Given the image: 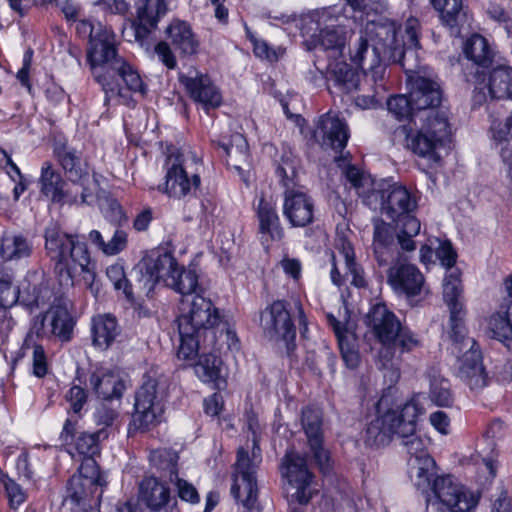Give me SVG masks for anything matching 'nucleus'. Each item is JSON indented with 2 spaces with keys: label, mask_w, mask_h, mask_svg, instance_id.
Returning a JSON list of instances; mask_svg holds the SVG:
<instances>
[{
  "label": "nucleus",
  "mask_w": 512,
  "mask_h": 512,
  "mask_svg": "<svg viewBox=\"0 0 512 512\" xmlns=\"http://www.w3.org/2000/svg\"><path fill=\"white\" fill-rule=\"evenodd\" d=\"M172 264L171 253L169 252L159 254L155 259L143 260L133 270L136 276L135 288L139 293L149 297L156 284L161 280L164 282L165 275H167Z\"/></svg>",
  "instance_id": "19"
},
{
  "label": "nucleus",
  "mask_w": 512,
  "mask_h": 512,
  "mask_svg": "<svg viewBox=\"0 0 512 512\" xmlns=\"http://www.w3.org/2000/svg\"><path fill=\"white\" fill-rule=\"evenodd\" d=\"M139 498L151 510H159L168 503L170 491L155 477H146L140 483Z\"/></svg>",
  "instance_id": "39"
},
{
  "label": "nucleus",
  "mask_w": 512,
  "mask_h": 512,
  "mask_svg": "<svg viewBox=\"0 0 512 512\" xmlns=\"http://www.w3.org/2000/svg\"><path fill=\"white\" fill-rule=\"evenodd\" d=\"M451 353L457 358L455 374L471 391L480 392L489 383L482 354L476 340L466 330L451 333Z\"/></svg>",
  "instance_id": "8"
},
{
  "label": "nucleus",
  "mask_w": 512,
  "mask_h": 512,
  "mask_svg": "<svg viewBox=\"0 0 512 512\" xmlns=\"http://www.w3.org/2000/svg\"><path fill=\"white\" fill-rule=\"evenodd\" d=\"M44 237L46 253L55 262L61 286L72 287L77 276H81L86 285L93 283L94 264L86 243L78 235L68 234L57 224H50L45 229Z\"/></svg>",
  "instance_id": "3"
},
{
  "label": "nucleus",
  "mask_w": 512,
  "mask_h": 512,
  "mask_svg": "<svg viewBox=\"0 0 512 512\" xmlns=\"http://www.w3.org/2000/svg\"><path fill=\"white\" fill-rule=\"evenodd\" d=\"M489 329L493 337L500 341L512 339V303L505 312H498L491 316Z\"/></svg>",
  "instance_id": "52"
},
{
  "label": "nucleus",
  "mask_w": 512,
  "mask_h": 512,
  "mask_svg": "<svg viewBox=\"0 0 512 512\" xmlns=\"http://www.w3.org/2000/svg\"><path fill=\"white\" fill-rule=\"evenodd\" d=\"M180 310L181 314L177 318V322L184 333L197 332V335H203L205 348L212 345L215 340L213 327L218 323L219 315L211 300L195 294L191 300L182 299Z\"/></svg>",
  "instance_id": "10"
},
{
  "label": "nucleus",
  "mask_w": 512,
  "mask_h": 512,
  "mask_svg": "<svg viewBox=\"0 0 512 512\" xmlns=\"http://www.w3.org/2000/svg\"><path fill=\"white\" fill-rule=\"evenodd\" d=\"M313 137L322 147L341 151L347 145L349 131L344 120L329 112L319 118Z\"/></svg>",
  "instance_id": "22"
},
{
  "label": "nucleus",
  "mask_w": 512,
  "mask_h": 512,
  "mask_svg": "<svg viewBox=\"0 0 512 512\" xmlns=\"http://www.w3.org/2000/svg\"><path fill=\"white\" fill-rule=\"evenodd\" d=\"M385 57L378 45L369 44L368 40L360 36L353 48L350 50V59L353 64L358 66L364 74H371L372 80L383 79L385 67L382 59Z\"/></svg>",
  "instance_id": "25"
},
{
  "label": "nucleus",
  "mask_w": 512,
  "mask_h": 512,
  "mask_svg": "<svg viewBox=\"0 0 512 512\" xmlns=\"http://www.w3.org/2000/svg\"><path fill=\"white\" fill-rule=\"evenodd\" d=\"M89 382L95 393L104 400L119 399L125 390L124 382L112 372L93 373Z\"/></svg>",
  "instance_id": "40"
},
{
  "label": "nucleus",
  "mask_w": 512,
  "mask_h": 512,
  "mask_svg": "<svg viewBox=\"0 0 512 512\" xmlns=\"http://www.w3.org/2000/svg\"><path fill=\"white\" fill-rule=\"evenodd\" d=\"M76 31L79 36L89 38L87 60L95 80L105 92L106 103L121 95L120 81L132 92L146 93L138 71L118 54L111 28L100 22L94 25L89 20H81L76 24Z\"/></svg>",
  "instance_id": "1"
},
{
  "label": "nucleus",
  "mask_w": 512,
  "mask_h": 512,
  "mask_svg": "<svg viewBox=\"0 0 512 512\" xmlns=\"http://www.w3.org/2000/svg\"><path fill=\"white\" fill-rule=\"evenodd\" d=\"M101 437H107L106 432L103 430L94 433L80 432L75 439V448L79 454L85 457H93L99 452Z\"/></svg>",
  "instance_id": "55"
},
{
  "label": "nucleus",
  "mask_w": 512,
  "mask_h": 512,
  "mask_svg": "<svg viewBox=\"0 0 512 512\" xmlns=\"http://www.w3.org/2000/svg\"><path fill=\"white\" fill-rule=\"evenodd\" d=\"M466 57L479 67H487L492 63L493 52L487 40L481 35H473L464 46Z\"/></svg>",
  "instance_id": "45"
},
{
  "label": "nucleus",
  "mask_w": 512,
  "mask_h": 512,
  "mask_svg": "<svg viewBox=\"0 0 512 512\" xmlns=\"http://www.w3.org/2000/svg\"><path fill=\"white\" fill-rule=\"evenodd\" d=\"M183 154L175 147L168 148L165 161V181L158 186V190L171 198L182 199L195 191L201 183L198 174L188 176L183 166Z\"/></svg>",
  "instance_id": "13"
},
{
  "label": "nucleus",
  "mask_w": 512,
  "mask_h": 512,
  "mask_svg": "<svg viewBox=\"0 0 512 512\" xmlns=\"http://www.w3.org/2000/svg\"><path fill=\"white\" fill-rule=\"evenodd\" d=\"M401 445L410 455L409 460H420V458L430 457L427 452V440L416 432L405 433L401 437Z\"/></svg>",
  "instance_id": "54"
},
{
  "label": "nucleus",
  "mask_w": 512,
  "mask_h": 512,
  "mask_svg": "<svg viewBox=\"0 0 512 512\" xmlns=\"http://www.w3.org/2000/svg\"><path fill=\"white\" fill-rule=\"evenodd\" d=\"M260 325L264 336L275 344L282 345L287 354L294 350L296 328L285 301L276 300L268 305L261 312Z\"/></svg>",
  "instance_id": "11"
},
{
  "label": "nucleus",
  "mask_w": 512,
  "mask_h": 512,
  "mask_svg": "<svg viewBox=\"0 0 512 512\" xmlns=\"http://www.w3.org/2000/svg\"><path fill=\"white\" fill-rule=\"evenodd\" d=\"M106 275L114 288L118 291H122L127 301L131 304H135L133 288L126 277L123 266L120 264L110 265L106 270Z\"/></svg>",
  "instance_id": "53"
},
{
  "label": "nucleus",
  "mask_w": 512,
  "mask_h": 512,
  "mask_svg": "<svg viewBox=\"0 0 512 512\" xmlns=\"http://www.w3.org/2000/svg\"><path fill=\"white\" fill-rule=\"evenodd\" d=\"M421 120H423L421 128H423L424 131L438 138V141H442L443 143L449 141L451 128L445 110L429 109L425 111V113H422Z\"/></svg>",
  "instance_id": "41"
},
{
  "label": "nucleus",
  "mask_w": 512,
  "mask_h": 512,
  "mask_svg": "<svg viewBox=\"0 0 512 512\" xmlns=\"http://www.w3.org/2000/svg\"><path fill=\"white\" fill-rule=\"evenodd\" d=\"M73 476H80L83 479L93 480L94 484L100 487H105L107 484L93 457H84L78 469V473Z\"/></svg>",
  "instance_id": "57"
},
{
  "label": "nucleus",
  "mask_w": 512,
  "mask_h": 512,
  "mask_svg": "<svg viewBox=\"0 0 512 512\" xmlns=\"http://www.w3.org/2000/svg\"><path fill=\"white\" fill-rule=\"evenodd\" d=\"M54 153L68 180L80 192L81 202L89 203L90 194L84 187L89 178V172L86 163L82 161L81 152L72 147L60 146L54 150Z\"/></svg>",
  "instance_id": "21"
},
{
  "label": "nucleus",
  "mask_w": 512,
  "mask_h": 512,
  "mask_svg": "<svg viewBox=\"0 0 512 512\" xmlns=\"http://www.w3.org/2000/svg\"><path fill=\"white\" fill-rule=\"evenodd\" d=\"M346 4L353 10L355 14H359V16L355 15V18H359L363 20V16L367 18L377 13L381 7L380 0H345Z\"/></svg>",
  "instance_id": "60"
},
{
  "label": "nucleus",
  "mask_w": 512,
  "mask_h": 512,
  "mask_svg": "<svg viewBox=\"0 0 512 512\" xmlns=\"http://www.w3.org/2000/svg\"><path fill=\"white\" fill-rule=\"evenodd\" d=\"M194 370L197 377L204 383H214L217 388H221L226 383L223 362L212 352H203L194 365Z\"/></svg>",
  "instance_id": "36"
},
{
  "label": "nucleus",
  "mask_w": 512,
  "mask_h": 512,
  "mask_svg": "<svg viewBox=\"0 0 512 512\" xmlns=\"http://www.w3.org/2000/svg\"><path fill=\"white\" fill-rule=\"evenodd\" d=\"M166 0H139L136 5V18L132 21L135 39L142 41L158 26L168 12Z\"/></svg>",
  "instance_id": "24"
},
{
  "label": "nucleus",
  "mask_w": 512,
  "mask_h": 512,
  "mask_svg": "<svg viewBox=\"0 0 512 512\" xmlns=\"http://www.w3.org/2000/svg\"><path fill=\"white\" fill-rule=\"evenodd\" d=\"M366 324L382 344L378 355L383 368L393 365L397 349L400 353L410 352L421 344L418 336L403 326L384 304H376L370 309Z\"/></svg>",
  "instance_id": "5"
},
{
  "label": "nucleus",
  "mask_w": 512,
  "mask_h": 512,
  "mask_svg": "<svg viewBox=\"0 0 512 512\" xmlns=\"http://www.w3.org/2000/svg\"><path fill=\"white\" fill-rule=\"evenodd\" d=\"M387 420L391 421L388 418L382 419L381 415H378L368 423L363 436L367 446L380 447L390 442L392 436L389 433L390 430L384 424Z\"/></svg>",
  "instance_id": "47"
},
{
  "label": "nucleus",
  "mask_w": 512,
  "mask_h": 512,
  "mask_svg": "<svg viewBox=\"0 0 512 512\" xmlns=\"http://www.w3.org/2000/svg\"><path fill=\"white\" fill-rule=\"evenodd\" d=\"M4 485L10 506L12 508H17L26 499V494L24 490L18 483H16L12 479H8L7 481H5Z\"/></svg>",
  "instance_id": "63"
},
{
  "label": "nucleus",
  "mask_w": 512,
  "mask_h": 512,
  "mask_svg": "<svg viewBox=\"0 0 512 512\" xmlns=\"http://www.w3.org/2000/svg\"><path fill=\"white\" fill-rule=\"evenodd\" d=\"M420 24L416 18H408L405 23L403 44L397 39V28L394 22L387 19L369 20L367 18L366 32L373 45H378L384 56L394 62H399L406 71H414L417 64L410 63L420 47L418 30Z\"/></svg>",
  "instance_id": "6"
},
{
  "label": "nucleus",
  "mask_w": 512,
  "mask_h": 512,
  "mask_svg": "<svg viewBox=\"0 0 512 512\" xmlns=\"http://www.w3.org/2000/svg\"><path fill=\"white\" fill-rule=\"evenodd\" d=\"M257 218L259 221V230L263 235H268L272 240H280L284 231L280 223L276 206L271 200L260 197L257 209Z\"/></svg>",
  "instance_id": "35"
},
{
  "label": "nucleus",
  "mask_w": 512,
  "mask_h": 512,
  "mask_svg": "<svg viewBox=\"0 0 512 512\" xmlns=\"http://www.w3.org/2000/svg\"><path fill=\"white\" fill-rule=\"evenodd\" d=\"M12 284V275L8 272H0V304H15L18 301L20 291Z\"/></svg>",
  "instance_id": "58"
},
{
  "label": "nucleus",
  "mask_w": 512,
  "mask_h": 512,
  "mask_svg": "<svg viewBox=\"0 0 512 512\" xmlns=\"http://www.w3.org/2000/svg\"><path fill=\"white\" fill-rule=\"evenodd\" d=\"M178 490L179 497L187 502L196 503L199 501V495L196 488L188 483L186 480H183L178 477V472L176 473V477L173 476V481Z\"/></svg>",
  "instance_id": "62"
},
{
  "label": "nucleus",
  "mask_w": 512,
  "mask_h": 512,
  "mask_svg": "<svg viewBox=\"0 0 512 512\" xmlns=\"http://www.w3.org/2000/svg\"><path fill=\"white\" fill-rule=\"evenodd\" d=\"M491 117L493 118L491 124L493 138L499 146L500 156L504 164L507 165L508 176L512 180V135H510L512 115L509 113L503 115L498 112L497 116L491 113Z\"/></svg>",
  "instance_id": "29"
},
{
  "label": "nucleus",
  "mask_w": 512,
  "mask_h": 512,
  "mask_svg": "<svg viewBox=\"0 0 512 512\" xmlns=\"http://www.w3.org/2000/svg\"><path fill=\"white\" fill-rule=\"evenodd\" d=\"M179 335H180V347L178 350V357L184 360L193 359L198 355V351L201 347L205 349L203 346V341L201 342V338L203 335H197V332L188 331L184 333V330L178 326ZM214 343L210 346H207L206 349L213 350Z\"/></svg>",
  "instance_id": "49"
},
{
  "label": "nucleus",
  "mask_w": 512,
  "mask_h": 512,
  "mask_svg": "<svg viewBox=\"0 0 512 512\" xmlns=\"http://www.w3.org/2000/svg\"><path fill=\"white\" fill-rule=\"evenodd\" d=\"M331 66L335 85L345 93L355 91L360 83L359 74L346 62H337Z\"/></svg>",
  "instance_id": "46"
},
{
  "label": "nucleus",
  "mask_w": 512,
  "mask_h": 512,
  "mask_svg": "<svg viewBox=\"0 0 512 512\" xmlns=\"http://www.w3.org/2000/svg\"><path fill=\"white\" fill-rule=\"evenodd\" d=\"M430 378V398L438 406H450L453 397L450 389V383L447 379L441 377L433 371Z\"/></svg>",
  "instance_id": "51"
},
{
  "label": "nucleus",
  "mask_w": 512,
  "mask_h": 512,
  "mask_svg": "<svg viewBox=\"0 0 512 512\" xmlns=\"http://www.w3.org/2000/svg\"><path fill=\"white\" fill-rule=\"evenodd\" d=\"M149 460L152 465L163 471L164 476L173 481V476L176 477L177 470V454L166 448L156 449L150 452Z\"/></svg>",
  "instance_id": "48"
},
{
  "label": "nucleus",
  "mask_w": 512,
  "mask_h": 512,
  "mask_svg": "<svg viewBox=\"0 0 512 512\" xmlns=\"http://www.w3.org/2000/svg\"><path fill=\"white\" fill-rule=\"evenodd\" d=\"M91 333L93 345L107 349L120 334L116 318L111 314H98L92 318Z\"/></svg>",
  "instance_id": "33"
},
{
  "label": "nucleus",
  "mask_w": 512,
  "mask_h": 512,
  "mask_svg": "<svg viewBox=\"0 0 512 512\" xmlns=\"http://www.w3.org/2000/svg\"><path fill=\"white\" fill-rule=\"evenodd\" d=\"M343 255L347 268L346 275H350L352 277L351 284L356 287H364L366 285V281L363 275V269L355 262L352 248L350 246L344 247Z\"/></svg>",
  "instance_id": "59"
},
{
  "label": "nucleus",
  "mask_w": 512,
  "mask_h": 512,
  "mask_svg": "<svg viewBox=\"0 0 512 512\" xmlns=\"http://www.w3.org/2000/svg\"><path fill=\"white\" fill-rule=\"evenodd\" d=\"M416 207V199L406 187L391 184L382 213L398 222V241L401 249L407 252L416 249L413 238L419 234L421 228L420 221L412 215Z\"/></svg>",
  "instance_id": "9"
},
{
  "label": "nucleus",
  "mask_w": 512,
  "mask_h": 512,
  "mask_svg": "<svg viewBox=\"0 0 512 512\" xmlns=\"http://www.w3.org/2000/svg\"><path fill=\"white\" fill-rule=\"evenodd\" d=\"M231 494L240 501L248 510L256 509L258 488L256 482L255 464H251L244 453L241 451L235 463V472L233 474V485Z\"/></svg>",
  "instance_id": "16"
},
{
  "label": "nucleus",
  "mask_w": 512,
  "mask_h": 512,
  "mask_svg": "<svg viewBox=\"0 0 512 512\" xmlns=\"http://www.w3.org/2000/svg\"><path fill=\"white\" fill-rule=\"evenodd\" d=\"M398 222L396 225L387 223L382 219H373V250L379 265H387L392 262L396 255H399L397 247Z\"/></svg>",
  "instance_id": "23"
},
{
  "label": "nucleus",
  "mask_w": 512,
  "mask_h": 512,
  "mask_svg": "<svg viewBox=\"0 0 512 512\" xmlns=\"http://www.w3.org/2000/svg\"><path fill=\"white\" fill-rule=\"evenodd\" d=\"M32 251V242L20 233L4 232L0 238V258L4 261L28 258Z\"/></svg>",
  "instance_id": "34"
},
{
  "label": "nucleus",
  "mask_w": 512,
  "mask_h": 512,
  "mask_svg": "<svg viewBox=\"0 0 512 512\" xmlns=\"http://www.w3.org/2000/svg\"><path fill=\"white\" fill-rule=\"evenodd\" d=\"M302 426L309 445H317L322 438V416L318 409L304 408L302 411Z\"/></svg>",
  "instance_id": "50"
},
{
  "label": "nucleus",
  "mask_w": 512,
  "mask_h": 512,
  "mask_svg": "<svg viewBox=\"0 0 512 512\" xmlns=\"http://www.w3.org/2000/svg\"><path fill=\"white\" fill-rule=\"evenodd\" d=\"M441 95L439 84L431 79L417 77L412 83L410 96L418 112L436 109L441 102Z\"/></svg>",
  "instance_id": "28"
},
{
  "label": "nucleus",
  "mask_w": 512,
  "mask_h": 512,
  "mask_svg": "<svg viewBox=\"0 0 512 512\" xmlns=\"http://www.w3.org/2000/svg\"><path fill=\"white\" fill-rule=\"evenodd\" d=\"M169 377L151 369L135 395L131 425L137 430H147L160 421L163 413L162 401L168 394Z\"/></svg>",
  "instance_id": "7"
},
{
  "label": "nucleus",
  "mask_w": 512,
  "mask_h": 512,
  "mask_svg": "<svg viewBox=\"0 0 512 512\" xmlns=\"http://www.w3.org/2000/svg\"><path fill=\"white\" fill-rule=\"evenodd\" d=\"M387 108L388 111L393 114L398 120H404L414 115V112L417 111L414 104L412 103V98H409L405 95H397L390 97L387 100Z\"/></svg>",
  "instance_id": "56"
},
{
  "label": "nucleus",
  "mask_w": 512,
  "mask_h": 512,
  "mask_svg": "<svg viewBox=\"0 0 512 512\" xmlns=\"http://www.w3.org/2000/svg\"><path fill=\"white\" fill-rule=\"evenodd\" d=\"M173 264L165 275L164 283L166 286L172 288L184 297H189L191 294H197L199 288L198 275L193 269H185L179 266L175 257L171 254Z\"/></svg>",
  "instance_id": "31"
},
{
  "label": "nucleus",
  "mask_w": 512,
  "mask_h": 512,
  "mask_svg": "<svg viewBox=\"0 0 512 512\" xmlns=\"http://www.w3.org/2000/svg\"><path fill=\"white\" fill-rule=\"evenodd\" d=\"M410 478L423 493L432 492L439 503V512H471L479 502V495L451 475H437L434 459L408 460Z\"/></svg>",
  "instance_id": "2"
},
{
  "label": "nucleus",
  "mask_w": 512,
  "mask_h": 512,
  "mask_svg": "<svg viewBox=\"0 0 512 512\" xmlns=\"http://www.w3.org/2000/svg\"><path fill=\"white\" fill-rule=\"evenodd\" d=\"M347 17L337 7L316 9L301 18V35L308 50L320 47L331 57L343 54L347 40Z\"/></svg>",
  "instance_id": "4"
},
{
  "label": "nucleus",
  "mask_w": 512,
  "mask_h": 512,
  "mask_svg": "<svg viewBox=\"0 0 512 512\" xmlns=\"http://www.w3.org/2000/svg\"><path fill=\"white\" fill-rule=\"evenodd\" d=\"M155 54L160 62L168 69H175L177 66L176 57L167 42L161 41L155 46Z\"/></svg>",
  "instance_id": "64"
},
{
  "label": "nucleus",
  "mask_w": 512,
  "mask_h": 512,
  "mask_svg": "<svg viewBox=\"0 0 512 512\" xmlns=\"http://www.w3.org/2000/svg\"><path fill=\"white\" fill-rule=\"evenodd\" d=\"M460 271L458 269L449 270L443 281V297L450 310L451 333L456 330H466L462 317Z\"/></svg>",
  "instance_id": "27"
},
{
  "label": "nucleus",
  "mask_w": 512,
  "mask_h": 512,
  "mask_svg": "<svg viewBox=\"0 0 512 512\" xmlns=\"http://www.w3.org/2000/svg\"><path fill=\"white\" fill-rule=\"evenodd\" d=\"M431 3L439 12L440 20L449 29L450 34L459 36L462 27L467 23L463 0H431Z\"/></svg>",
  "instance_id": "30"
},
{
  "label": "nucleus",
  "mask_w": 512,
  "mask_h": 512,
  "mask_svg": "<svg viewBox=\"0 0 512 512\" xmlns=\"http://www.w3.org/2000/svg\"><path fill=\"white\" fill-rule=\"evenodd\" d=\"M422 395L418 394L407 401L403 406L395 409H389L380 414L382 419H390L385 421L386 427L390 430L391 436L398 438L405 433H412L415 430L417 418L423 414L424 406L421 401Z\"/></svg>",
  "instance_id": "20"
},
{
  "label": "nucleus",
  "mask_w": 512,
  "mask_h": 512,
  "mask_svg": "<svg viewBox=\"0 0 512 512\" xmlns=\"http://www.w3.org/2000/svg\"><path fill=\"white\" fill-rule=\"evenodd\" d=\"M229 158V164L235 169H242V165L249 163L248 143L242 134L236 133L231 136L228 144L223 142L217 143Z\"/></svg>",
  "instance_id": "44"
},
{
  "label": "nucleus",
  "mask_w": 512,
  "mask_h": 512,
  "mask_svg": "<svg viewBox=\"0 0 512 512\" xmlns=\"http://www.w3.org/2000/svg\"><path fill=\"white\" fill-rule=\"evenodd\" d=\"M179 81L185 87L190 98L202 105L205 111L215 109L222 103V94L207 74L190 69L187 74L180 73Z\"/></svg>",
  "instance_id": "17"
},
{
  "label": "nucleus",
  "mask_w": 512,
  "mask_h": 512,
  "mask_svg": "<svg viewBox=\"0 0 512 512\" xmlns=\"http://www.w3.org/2000/svg\"><path fill=\"white\" fill-rule=\"evenodd\" d=\"M492 98L512 100V68L499 65L492 69L487 83Z\"/></svg>",
  "instance_id": "42"
},
{
  "label": "nucleus",
  "mask_w": 512,
  "mask_h": 512,
  "mask_svg": "<svg viewBox=\"0 0 512 512\" xmlns=\"http://www.w3.org/2000/svg\"><path fill=\"white\" fill-rule=\"evenodd\" d=\"M387 281L396 293L407 297L419 295L424 285V277L419 269L407 263L392 265L388 269Z\"/></svg>",
  "instance_id": "26"
},
{
  "label": "nucleus",
  "mask_w": 512,
  "mask_h": 512,
  "mask_svg": "<svg viewBox=\"0 0 512 512\" xmlns=\"http://www.w3.org/2000/svg\"><path fill=\"white\" fill-rule=\"evenodd\" d=\"M444 144L442 141H438V138L424 131L423 128L407 136L408 148L418 156L427 158L434 163L440 161L438 149Z\"/></svg>",
  "instance_id": "38"
},
{
  "label": "nucleus",
  "mask_w": 512,
  "mask_h": 512,
  "mask_svg": "<svg viewBox=\"0 0 512 512\" xmlns=\"http://www.w3.org/2000/svg\"><path fill=\"white\" fill-rule=\"evenodd\" d=\"M346 180L356 190L364 205L372 210L383 211L386 196L389 193L391 182L386 179H375L353 165L344 170Z\"/></svg>",
  "instance_id": "14"
},
{
  "label": "nucleus",
  "mask_w": 512,
  "mask_h": 512,
  "mask_svg": "<svg viewBox=\"0 0 512 512\" xmlns=\"http://www.w3.org/2000/svg\"><path fill=\"white\" fill-rule=\"evenodd\" d=\"M49 332L62 342L70 341L73 333V320L69 312L62 307L50 309L47 312Z\"/></svg>",
  "instance_id": "43"
},
{
  "label": "nucleus",
  "mask_w": 512,
  "mask_h": 512,
  "mask_svg": "<svg viewBox=\"0 0 512 512\" xmlns=\"http://www.w3.org/2000/svg\"><path fill=\"white\" fill-rule=\"evenodd\" d=\"M166 34L175 49L183 56H192L198 52L199 41L185 21L173 20L167 26Z\"/></svg>",
  "instance_id": "32"
},
{
  "label": "nucleus",
  "mask_w": 512,
  "mask_h": 512,
  "mask_svg": "<svg viewBox=\"0 0 512 512\" xmlns=\"http://www.w3.org/2000/svg\"><path fill=\"white\" fill-rule=\"evenodd\" d=\"M39 185L41 193L53 203L72 205L78 201L80 192L77 187L72 186L70 181H65L50 162L42 164Z\"/></svg>",
  "instance_id": "18"
},
{
  "label": "nucleus",
  "mask_w": 512,
  "mask_h": 512,
  "mask_svg": "<svg viewBox=\"0 0 512 512\" xmlns=\"http://www.w3.org/2000/svg\"><path fill=\"white\" fill-rule=\"evenodd\" d=\"M13 306L14 304H0V335L3 337L8 336L16 325Z\"/></svg>",
  "instance_id": "61"
},
{
  "label": "nucleus",
  "mask_w": 512,
  "mask_h": 512,
  "mask_svg": "<svg viewBox=\"0 0 512 512\" xmlns=\"http://www.w3.org/2000/svg\"><path fill=\"white\" fill-rule=\"evenodd\" d=\"M283 192L282 213L291 227L304 228L314 222L315 202L303 188L288 186Z\"/></svg>",
  "instance_id": "15"
},
{
  "label": "nucleus",
  "mask_w": 512,
  "mask_h": 512,
  "mask_svg": "<svg viewBox=\"0 0 512 512\" xmlns=\"http://www.w3.org/2000/svg\"><path fill=\"white\" fill-rule=\"evenodd\" d=\"M281 474L286 480L285 490L292 500L307 504L312 498L311 483L313 474L309 471L306 459L299 453L288 451L281 462Z\"/></svg>",
  "instance_id": "12"
},
{
  "label": "nucleus",
  "mask_w": 512,
  "mask_h": 512,
  "mask_svg": "<svg viewBox=\"0 0 512 512\" xmlns=\"http://www.w3.org/2000/svg\"><path fill=\"white\" fill-rule=\"evenodd\" d=\"M104 487L94 484L93 480L72 476L68 483V497L77 505L92 507L102 495Z\"/></svg>",
  "instance_id": "37"
}]
</instances>
